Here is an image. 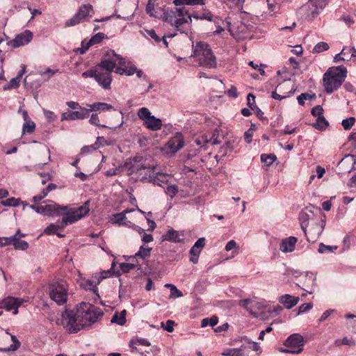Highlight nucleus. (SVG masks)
Segmentation results:
<instances>
[{
  "mask_svg": "<svg viewBox=\"0 0 356 356\" xmlns=\"http://www.w3.org/2000/svg\"><path fill=\"white\" fill-rule=\"evenodd\" d=\"M184 141L181 134H177L165 144L164 150L167 154H175L184 147Z\"/></svg>",
  "mask_w": 356,
  "mask_h": 356,
  "instance_id": "2eb2a0df",
  "label": "nucleus"
},
{
  "mask_svg": "<svg viewBox=\"0 0 356 356\" xmlns=\"http://www.w3.org/2000/svg\"><path fill=\"white\" fill-rule=\"evenodd\" d=\"M33 38V33L26 30L20 34H18L11 42L13 47L17 48L19 47L28 44Z\"/></svg>",
  "mask_w": 356,
  "mask_h": 356,
  "instance_id": "412c9836",
  "label": "nucleus"
},
{
  "mask_svg": "<svg viewBox=\"0 0 356 356\" xmlns=\"http://www.w3.org/2000/svg\"><path fill=\"white\" fill-rule=\"evenodd\" d=\"M136 71V67L134 65H129L125 67H117L115 68V72L123 75L125 74L127 76L132 75Z\"/></svg>",
  "mask_w": 356,
  "mask_h": 356,
  "instance_id": "7c9ffc66",
  "label": "nucleus"
},
{
  "mask_svg": "<svg viewBox=\"0 0 356 356\" xmlns=\"http://www.w3.org/2000/svg\"><path fill=\"white\" fill-rule=\"evenodd\" d=\"M259 346L254 341H247V343H243L240 347L241 356H259Z\"/></svg>",
  "mask_w": 356,
  "mask_h": 356,
  "instance_id": "aec40b11",
  "label": "nucleus"
},
{
  "mask_svg": "<svg viewBox=\"0 0 356 356\" xmlns=\"http://www.w3.org/2000/svg\"><path fill=\"white\" fill-rule=\"evenodd\" d=\"M355 119L353 117L344 119L341 122V124L345 130H349L355 124Z\"/></svg>",
  "mask_w": 356,
  "mask_h": 356,
  "instance_id": "5fc2aeb1",
  "label": "nucleus"
},
{
  "mask_svg": "<svg viewBox=\"0 0 356 356\" xmlns=\"http://www.w3.org/2000/svg\"><path fill=\"white\" fill-rule=\"evenodd\" d=\"M178 191L177 186L176 185H171L167 186L165 188V193L172 197Z\"/></svg>",
  "mask_w": 356,
  "mask_h": 356,
  "instance_id": "0e129e2a",
  "label": "nucleus"
},
{
  "mask_svg": "<svg viewBox=\"0 0 356 356\" xmlns=\"http://www.w3.org/2000/svg\"><path fill=\"white\" fill-rule=\"evenodd\" d=\"M92 278L93 279L92 280H87L84 281L81 284L86 289L95 291L97 289V286L99 282H98V280L94 278V277Z\"/></svg>",
  "mask_w": 356,
  "mask_h": 356,
  "instance_id": "c9c22d12",
  "label": "nucleus"
},
{
  "mask_svg": "<svg viewBox=\"0 0 356 356\" xmlns=\"http://www.w3.org/2000/svg\"><path fill=\"white\" fill-rule=\"evenodd\" d=\"M222 355H223V356H241L240 348H239L227 349L222 353Z\"/></svg>",
  "mask_w": 356,
  "mask_h": 356,
  "instance_id": "6e6d98bb",
  "label": "nucleus"
},
{
  "mask_svg": "<svg viewBox=\"0 0 356 356\" xmlns=\"http://www.w3.org/2000/svg\"><path fill=\"white\" fill-rule=\"evenodd\" d=\"M313 307L312 303H304L302 304L298 308V314L305 313L310 310Z\"/></svg>",
  "mask_w": 356,
  "mask_h": 356,
  "instance_id": "338daca9",
  "label": "nucleus"
},
{
  "mask_svg": "<svg viewBox=\"0 0 356 356\" xmlns=\"http://www.w3.org/2000/svg\"><path fill=\"white\" fill-rule=\"evenodd\" d=\"M356 241V238L352 235H347L343 238V248L348 250Z\"/></svg>",
  "mask_w": 356,
  "mask_h": 356,
  "instance_id": "8fccbe9b",
  "label": "nucleus"
},
{
  "mask_svg": "<svg viewBox=\"0 0 356 356\" xmlns=\"http://www.w3.org/2000/svg\"><path fill=\"white\" fill-rule=\"evenodd\" d=\"M356 164V156L353 154L346 155L342 159L339 163V165L341 168H346L348 172H350L354 170L355 165Z\"/></svg>",
  "mask_w": 356,
  "mask_h": 356,
  "instance_id": "5701e85b",
  "label": "nucleus"
},
{
  "mask_svg": "<svg viewBox=\"0 0 356 356\" xmlns=\"http://www.w3.org/2000/svg\"><path fill=\"white\" fill-rule=\"evenodd\" d=\"M299 300L300 299L298 297L293 296L289 294L281 296L278 298L280 303L283 305L284 307L288 309H290L296 306L298 303Z\"/></svg>",
  "mask_w": 356,
  "mask_h": 356,
  "instance_id": "4be33fe9",
  "label": "nucleus"
},
{
  "mask_svg": "<svg viewBox=\"0 0 356 356\" xmlns=\"http://www.w3.org/2000/svg\"><path fill=\"white\" fill-rule=\"evenodd\" d=\"M238 304L241 307L245 308L254 316H257L258 312L261 311L264 307L262 302L257 301L255 299L241 300Z\"/></svg>",
  "mask_w": 356,
  "mask_h": 356,
  "instance_id": "dca6fc26",
  "label": "nucleus"
},
{
  "mask_svg": "<svg viewBox=\"0 0 356 356\" xmlns=\"http://www.w3.org/2000/svg\"><path fill=\"white\" fill-rule=\"evenodd\" d=\"M92 10L91 5L84 4L82 5L78 12L74 15L72 18L66 21V26H73L82 22L87 16L89 15L90 13Z\"/></svg>",
  "mask_w": 356,
  "mask_h": 356,
  "instance_id": "4468645a",
  "label": "nucleus"
},
{
  "mask_svg": "<svg viewBox=\"0 0 356 356\" xmlns=\"http://www.w3.org/2000/svg\"><path fill=\"white\" fill-rule=\"evenodd\" d=\"M10 338H11V340L13 341V343L8 348H0V351H3V352L15 351L19 348L21 343L19 341V340L17 339V337L13 334H10Z\"/></svg>",
  "mask_w": 356,
  "mask_h": 356,
  "instance_id": "e433bc0d",
  "label": "nucleus"
},
{
  "mask_svg": "<svg viewBox=\"0 0 356 356\" xmlns=\"http://www.w3.org/2000/svg\"><path fill=\"white\" fill-rule=\"evenodd\" d=\"M127 311L123 309L120 312H116L111 319V323H116L120 325H123L126 323Z\"/></svg>",
  "mask_w": 356,
  "mask_h": 356,
  "instance_id": "c756f323",
  "label": "nucleus"
},
{
  "mask_svg": "<svg viewBox=\"0 0 356 356\" xmlns=\"http://www.w3.org/2000/svg\"><path fill=\"white\" fill-rule=\"evenodd\" d=\"M201 250L198 249L197 248L192 247L190 250V254L191 255V257L190 259L191 261H192L193 264H197L198 262V257L201 252Z\"/></svg>",
  "mask_w": 356,
  "mask_h": 356,
  "instance_id": "49530a36",
  "label": "nucleus"
},
{
  "mask_svg": "<svg viewBox=\"0 0 356 356\" xmlns=\"http://www.w3.org/2000/svg\"><path fill=\"white\" fill-rule=\"evenodd\" d=\"M124 168L128 175L135 181H148L159 184V177H164L162 174L156 172L155 166L147 165L142 157H134L127 159Z\"/></svg>",
  "mask_w": 356,
  "mask_h": 356,
  "instance_id": "f257e3e1",
  "label": "nucleus"
},
{
  "mask_svg": "<svg viewBox=\"0 0 356 356\" xmlns=\"http://www.w3.org/2000/svg\"><path fill=\"white\" fill-rule=\"evenodd\" d=\"M29 207L36 213L48 216H58L62 211H66V207H61L51 200L43 202L41 204H32Z\"/></svg>",
  "mask_w": 356,
  "mask_h": 356,
  "instance_id": "0eeeda50",
  "label": "nucleus"
},
{
  "mask_svg": "<svg viewBox=\"0 0 356 356\" xmlns=\"http://www.w3.org/2000/svg\"><path fill=\"white\" fill-rule=\"evenodd\" d=\"M105 38L106 35L103 33H97V34L93 35L91 38V39L88 42L86 47H85V49L81 51V54H83L89 48L90 45L101 42Z\"/></svg>",
  "mask_w": 356,
  "mask_h": 356,
  "instance_id": "473e14b6",
  "label": "nucleus"
},
{
  "mask_svg": "<svg viewBox=\"0 0 356 356\" xmlns=\"http://www.w3.org/2000/svg\"><path fill=\"white\" fill-rule=\"evenodd\" d=\"M163 240L168 241L174 243H177L181 241V238L179 237V234L177 231L171 229H169L167 233L163 236Z\"/></svg>",
  "mask_w": 356,
  "mask_h": 356,
  "instance_id": "2f4dec72",
  "label": "nucleus"
},
{
  "mask_svg": "<svg viewBox=\"0 0 356 356\" xmlns=\"http://www.w3.org/2000/svg\"><path fill=\"white\" fill-rule=\"evenodd\" d=\"M102 315L103 312L99 308L90 303L83 302L81 304L79 309H78V317L80 318L82 329L85 327L90 326Z\"/></svg>",
  "mask_w": 356,
  "mask_h": 356,
  "instance_id": "39448f33",
  "label": "nucleus"
},
{
  "mask_svg": "<svg viewBox=\"0 0 356 356\" xmlns=\"http://www.w3.org/2000/svg\"><path fill=\"white\" fill-rule=\"evenodd\" d=\"M138 116L143 121V123H145V120L149 119L148 118H150L152 115L148 108L143 107L138 110Z\"/></svg>",
  "mask_w": 356,
  "mask_h": 356,
  "instance_id": "c03bdc74",
  "label": "nucleus"
},
{
  "mask_svg": "<svg viewBox=\"0 0 356 356\" xmlns=\"http://www.w3.org/2000/svg\"><path fill=\"white\" fill-rule=\"evenodd\" d=\"M135 209H126L120 213H118L112 215L111 222L113 224H118L119 225H127L128 227H132L133 222L128 220L127 214L134 212Z\"/></svg>",
  "mask_w": 356,
  "mask_h": 356,
  "instance_id": "f3484780",
  "label": "nucleus"
},
{
  "mask_svg": "<svg viewBox=\"0 0 356 356\" xmlns=\"http://www.w3.org/2000/svg\"><path fill=\"white\" fill-rule=\"evenodd\" d=\"M232 146L230 143H226L222 147H220V153L222 154V156H225L229 152L232 151Z\"/></svg>",
  "mask_w": 356,
  "mask_h": 356,
  "instance_id": "052dcab7",
  "label": "nucleus"
},
{
  "mask_svg": "<svg viewBox=\"0 0 356 356\" xmlns=\"http://www.w3.org/2000/svg\"><path fill=\"white\" fill-rule=\"evenodd\" d=\"M125 65V60L120 55L116 54L113 50H108L101 62L96 65L102 70L106 71L111 74L115 70L116 65Z\"/></svg>",
  "mask_w": 356,
  "mask_h": 356,
  "instance_id": "6e6552de",
  "label": "nucleus"
},
{
  "mask_svg": "<svg viewBox=\"0 0 356 356\" xmlns=\"http://www.w3.org/2000/svg\"><path fill=\"white\" fill-rule=\"evenodd\" d=\"M338 248L337 245H326L323 243H321L319 245V248L318 250V252L321 254L325 253L327 251L332 252L334 250H336Z\"/></svg>",
  "mask_w": 356,
  "mask_h": 356,
  "instance_id": "864d4df0",
  "label": "nucleus"
},
{
  "mask_svg": "<svg viewBox=\"0 0 356 356\" xmlns=\"http://www.w3.org/2000/svg\"><path fill=\"white\" fill-rule=\"evenodd\" d=\"M296 243L297 238L293 236H290L282 240L280 245V249L283 252H291L293 251Z\"/></svg>",
  "mask_w": 356,
  "mask_h": 356,
  "instance_id": "b1692460",
  "label": "nucleus"
},
{
  "mask_svg": "<svg viewBox=\"0 0 356 356\" xmlns=\"http://www.w3.org/2000/svg\"><path fill=\"white\" fill-rule=\"evenodd\" d=\"M328 122L325 120V118L323 116L321 118H318L316 119V122L314 124V127L318 130H325L328 126Z\"/></svg>",
  "mask_w": 356,
  "mask_h": 356,
  "instance_id": "ea45409f",
  "label": "nucleus"
},
{
  "mask_svg": "<svg viewBox=\"0 0 356 356\" xmlns=\"http://www.w3.org/2000/svg\"><path fill=\"white\" fill-rule=\"evenodd\" d=\"M165 287L170 289V298H177L183 296L182 292L179 290L174 284H165Z\"/></svg>",
  "mask_w": 356,
  "mask_h": 356,
  "instance_id": "4c0bfd02",
  "label": "nucleus"
},
{
  "mask_svg": "<svg viewBox=\"0 0 356 356\" xmlns=\"http://www.w3.org/2000/svg\"><path fill=\"white\" fill-rule=\"evenodd\" d=\"M218 322V319L216 316H212L210 318H204L202 320L201 327H204L209 325L211 327H213L216 325H217Z\"/></svg>",
  "mask_w": 356,
  "mask_h": 356,
  "instance_id": "a18cd8bd",
  "label": "nucleus"
},
{
  "mask_svg": "<svg viewBox=\"0 0 356 356\" xmlns=\"http://www.w3.org/2000/svg\"><path fill=\"white\" fill-rule=\"evenodd\" d=\"M61 226V222L59 224H50L49 226H47L45 229L44 230V234L47 235H51L57 234V230L58 229H63L65 227H60Z\"/></svg>",
  "mask_w": 356,
  "mask_h": 356,
  "instance_id": "a19ab883",
  "label": "nucleus"
},
{
  "mask_svg": "<svg viewBox=\"0 0 356 356\" xmlns=\"http://www.w3.org/2000/svg\"><path fill=\"white\" fill-rule=\"evenodd\" d=\"M88 110L86 108H79L74 111H67L63 113L61 115V121H69L76 120H83L88 118Z\"/></svg>",
  "mask_w": 356,
  "mask_h": 356,
  "instance_id": "6ab92c4d",
  "label": "nucleus"
},
{
  "mask_svg": "<svg viewBox=\"0 0 356 356\" xmlns=\"http://www.w3.org/2000/svg\"><path fill=\"white\" fill-rule=\"evenodd\" d=\"M14 237H0V246L13 245Z\"/></svg>",
  "mask_w": 356,
  "mask_h": 356,
  "instance_id": "e2e57ef3",
  "label": "nucleus"
},
{
  "mask_svg": "<svg viewBox=\"0 0 356 356\" xmlns=\"http://www.w3.org/2000/svg\"><path fill=\"white\" fill-rule=\"evenodd\" d=\"M136 267V265L135 264L131 263H122L120 264V268L122 272L124 273H128L131 270L135 268Z\"/></svg>",
  "mask_w": 356,
  "mask_h": 356,
  "instance_id": "bf43d9fd",
  "label": "nucleus"
},
{
  "mask_svg": "<svg viewBox=\"0 0 356 356\" xmlns=\"http://www.w3.org/2000/svg\"><path fill=\"white\" fill-rule=\"evenodd\" d=\"M148 118L149 119H147L145 123H143L148 129L152 131H157L161 129L162 122L161 119L157 118L154 115H152Z\"/></svg>",
  "mask_w": 356,
  "mask_h": 356,
  "instance_id": "393cba45",
  "label": "nucleus"
},
{
  "mask_svg": "<svg viewBox=\"0 0 356 356\" xmlns=\"http://www.w3.org/2000/svg\"><path fill=\"white\" fill-rule=\"evenodd\" d=\"M157 0H149L146 6V12L150 17H156L154 14L155 3Z\"/></svg>",
  "mask_w": 356,
  "mask_h": 356,
  "instance_id": "09e8293b",
  "label": "nucleus"
},
{
  "mask_svg": "<svg viewBox=\"0 0 356 356\" xmlns=\"http://www.w3.org/2000/svg\"><path fill=\"white\" fill-rule=\"evenodd\" d=\"M68 288L67 283L61 280L58 282L53 283L49 286V296L52 300L58 305L65 304L67 300Z\"/></svg>",
  "mask_w": 356,
  "mask_h": 356,
  "instance_id": "1a4fd4ad",
  "label": "nucleus"
},
{
  "mask_svg": "<svg viewBox=\"0 0 356 356\" xmlns=\"http://www.w3.org/2000/svg\"><path fill=\"white\" fill-rule=\"evenodd\" d=\"M61 323L70 332L76 333L82 329L80 318L78 317V309L65 310L62 314Z\"/></svg>",
  "mask_w": 356,
  "mask_h": 356,
  "instance_id": "9d476101",
  "label": "nucleus"
},
{
  "mask_svg": "<svg viewBox=\"0 0 356 356\" xmlns=\"http://www.w3.org/2000/svg\"><path fill=\"white\" fill-rule=\"evenodd\" d=\"M312 114L318 118L323 117V109L321 106H316L312 109Z\"/></svg>",
  "mask_w": 356,
  "mask_h": 356,
  "instance_id": "680f3d73",
  "label": "nucleus"
},
{
  "mask_svg": "<svg viewBox=\"0 0 356 356\" xmlns=\"http://www.w3.org/2000/svg\"><path fill=\"white\" fill-rule=\"evenodd\" d=\"M161 325L163 330H165L169 332H172L174 330L175 322L172 320H168L165 322V323L162 322L161 323Z\"/></svg>",
  "mask_w": 356,
  "mask_h": 356,
  "instance_id": "13d9d810",
  "label": "nucleus"
},
{
  "mask_svg": "<svg viewBox=\"0 0 356 356\" xmlns=\"http://www.w3.org/2000/svg\"><path fill=\"white\" fill-rule=\"evenodd\" d=\"M161 19L181 33L184 32V27L185 25L192 22L191 16L185 7L165 10L163 13Z\"/></svg>",
  "mask_w": 356,
  "mask_h": 356,
  "instance_id": "f03ea898",
  "label": "nucleus"
},
{
  "mask_svg": "<svg viewBox=\"0 0 356 356\" xmlns=\"http://www.w3.org/2000/svg\"><path fill=\"white\" fill-rule=\"evenodd\" d=\"M88 114L92 111H105L113 108V106L107 103L104 102H96L92 104H88Z\"/></svg>",
  "mask_w": 356,
  "mask_h": 356,
  "instance_id": "a878e982",
  "label": "nucleus"
},
{
  "mask_svg": "<svg viewBox=\"0 0 356 356\" xmlns=\"http://www.w3.org/2000/svg\"><path fill=\"white\" fill-rule=\"evenodd\" d=\"M90 211L89 201H86L83 205L75 209H70L66 212L62 218L61 226L65 227L67 224H72L86 216Z\"/></svg>",
  "mask_w": 356,
  "mask_h": 356,
  "instance_id": "f8f14e48",
  "label": "nucleus"
},
{
  "mask_svg": "<svg viewBox=\"0 0 356 356\" xmlns=\"http://www.w3.org/2000/svg\"><path fill=\"white\" fill-rule=\"evenodd\" d=\"M13 245L15 249L20 250H26L29 248V243L20 238H17L14 237Z\"/></svg>",
  "mask_w": 356,
  "mask_h": 356,
  "instance_id": "58836bf2",
  "label": "nucleus"
},
{
  "mask_svg": "<svg viewBox=\"0 0 356 356\" xmlns=\"http://www.w3.org/2000/svg\"><path fill=\"white\" fill-rule=\"evenodd\" d=\"M3 309H6L7 311L13 310V314L16 315L18 314V308L22 305L24 302V300L19 298H15L13 296H8L3 300Z\"/></svg>",
  "mask_w": 356,
  "mask_h": 356,
  "instance_id": "a211bd4d",
  "label": "nucleus"
},
{
  "mask_svg": "<svg viewBox=\"0 0 356 356\" xmlns=\"http://www.w3.org/2000/svg\"><path fill=\"white\" fill-rule=\"evenodd\" d=\"M152 251L150 248H144L141 246L138 252H136L134 257H140L144 259L149 257Z\"/></svg>",
  "mask_w": 356,
  "mask_h": 356,
  "instance_id": "37998d69",
  "label": "nucleus"
},
{
  "mask_svg": "<svg viewBox=\"0 0 356 356\" xmlns=\"http://www.w3.org/2000/svg\"><path fill=\"white\" fill-rule=\"evenodd\" d=\"M347 76V70L341 65L330 67L323 75V82L325 91L332 93L337 90L345 81Z\"/></svg>",
  "mask_w": 356,
  "mask_h": 356,
  "instance_id": "7ed1b4c3",
  "label": "nucleus"
},
{
  "mask_svg": "<svg viewBox=\"0 0 356 356\" xmlns=\"http://www.w3.org/2000/svg\"><path fill=\"white\" fill-rule=\"evenodd\" d=\"M200 66L206 67H215L216 66V57L209 45L203 42H197L193 44V54Z\"/></svg>",
  "mask_w": 356,
  "mask_h": 356,
  "instance_id": "20e7f679",
  "label": "nucleus"
},
{
  "mask_svg": "<svg viewBox=\"0 0 356 356\" xmlns=\"http://www.w3.org/2000/svg\"><path fill=\"white\" fill-rule=\"evenodd\" d=\"M142 345L145 346H149L150 343L143 338H135L132 339L129 342V346L131 348L132 351H134L136 350V346Z\"/></svg>",
  "mask_w": 356,
  "mask_h": 356,
  "instance_id": "72a5a7b5",
  "label": "nucleus"
},
{
  "mask_svg": "<svg viewBox=\"0 0 356 356\" xmlns=\"http://www.w3.org/2000/svg\"><path fill=\"white\" fill-rule=\"evenodd\" d=\"M44 114L46 118L49 122H54L57 119L56 115L53 111L45 110V111H44Z\"/></svg>",
  "mask_w": 356,
  "mask_h": 356,
  "instance_id": "774afa93",
  "label": "nucleus"
},
{
  "mask_svg": "<svg viewBox=\"0 0 356 356\" xmlns=\"http://www.w3.org/2000/svg\"><path fill=\"white\" fill-rule=\"evenodd\" d=\"M194 17L197 19H206L210 22L213 21L215 18L210 12H205L199 15H195Z\"/></svg>",
  "mask_w": 356,
  "mask_h": 356,
  "instance_id": "4d7b16f0",
  "label": "nucleus"
},
{
  "mask_svg": "<svg viewBox=\"0 0 356 356\" xmlns=\"http://www.w3.org/2000/svg\"><path fill=\"white\" fill-rule=\"evenodd\" d=\"M112 275V271L111 270H103L97 273L94 278L98 280V282H100L102 280L108 278Z\"/></svg>",
  "mask_w": 356,
  "mask_h": 356,
  "instance_id": "603ef678",
  "label": "nucleus"
},
{
  "mask_svg": "<svg viewBox=\"0 0 356 356\" xmlns=\"http://www.w3.org/2000/svg\"><path fill=\"white\" fill-rule=\"evenodd\" d=\"M35 128V124L33 121H31V120L26 121L23 124L22 131H23L24 134H25V133L31 134L34 131Z\"/></svg>",
  "mask_w": 356,
  "mask_h": 356,
  "instance_id": "de8ad7c7",
  "label": "nucleus"
},
{
  "mask_svg": "<svg viewBox=\"0 0 356 356\" xmlns=\"http://www.w3.org/2000/svg\"><path fill=\"white\" fill-rule=\"evenodd\" d=\"M83 78H94L97 83L104 90H109L112 82L110 73L102 70L99 67H94L82 73Z\"/></svg>",
  "mask_w": 356,
  "mask_h": 356,
  "instance_id": "423d86ee",
  "label": "nucleus"
},
{
  "mask_svg": "<svg viewBox=\"0 0 356 356\" xmlns=\"http://www.w3.org/2000/svg\"><path fill=\"white\" fill-rule=\"evenodd\" d=\"M56 188V185L54 184H49L45 188L42 190L40 194L33 197V202L37 203L41 201L42 199L46 197L48 193L52 190Z\"/></svg>",
  "mask_w": 356,
  "mask_h": 356,
  "instance_id": "cd10ccee",
  "label": "nucleus"
},
{
  "mask_svg": "<svg viewBox=\"0 0 356 356\" xmlns=\"http://www.w3.org/2000/svg\"><path fill=\"white\" fill-rule=\"evenodd\" d=\"M277 159V157L275 154H261V161L267 166H270L273 163V162Z\"/></svg>",
  "mask_w": 356,
  "mask_h": 356,
  "instance_id": "79ce46f5",
  "label": "nucleus"
},
{
  "mask_svg": "<svg viewBox=\"0 0 356 356\" xmlns=\"http://www.w3.org/2000/svg\"><path fill=\"white\" fill-rule=\"evenodd\" d=\"M328 49H329V45L327 43L324 42H320L315 45V47L313 49V52L314 53H321V52L327 50Z\"/></svg>",
  "mask_w": 356,
  "mask_h": 356,
  "instance_id": "3c124183",
  "label": "nucleus"
},
{
  "mask_svg": "<svg viewBox=\"0 0 356 356\" xmlns=\"http://www.w3.org/2000/svg\"><path fill=\"white\" fill-rule=\"evenodd\" d=\"M325 226V222L323 220L312 221L307 232V225H305L304 222H301L302 229L307 236V241L311 243H314L317 241L318 237L322 234Z\"/></svg>",
  "mask_w": 356,
  "mask_h": 356,
  "instance_id": "ddd939ff",
  "label": "nucleus"
},
{
  "mask_svg": "<svg viewBox=\"0 0 356 356\" xmlns=\"http://www.w3.org/2000/svg\"><path fill=\"white\" fill-rule=\"evenodd\" d=\"M1 204L4 207H17L20 204H24V202L22 201L19 198L15 197H10L6 199V200L1 201Z\"/></svg>",
  "mask_w": 356,
  "mask_h": 356,
  "instance_id": "f704fd0d",
  "label": "nucleus"
},
{
  "mask_svg": "<svg viewBox=\"0 0 356 356\" xmlns=\"http://www.w3.org/2000/svg\"><path fill=\"white\" fill-rule=\"evenodd\" d=\"M58 70H54L50 68H47L44 71H40L39 74L42 76H47L48 79L51 77Z\"/></svg>",
  "mask_w": 356,
  "mask_h": 356,
  "instance_id": "69168bd1",
  "label": "nucleus"
},
{
  "mask_svg": "<svg viewBox=\"0 0 356 356\" xmlns=\"http://www.w3.org/2000/svg\"><path fill=\"white\" fill-rule=\"evenodd\" d=\"M305 340L299 334H293L284 342L285 348H280L281 353L299 354L303 350Z\"/></svg>",
  "mask_w": 356,
  "mask_h": 356,
  "instance_id": "9b49d317",
  "label": "nucleus"
},
{
  "mask_svg": "<svg viewBox=\"0 0 356 356\" xmlns=\"http://www.w3.org/2000/svg\"><path fill=\"white\" fill-rule=\"evenodd\" d=\"M316 276L314 273H307L305 275V280L304 282V285L305 288H303V290L308 292L309 294L313 293L314 287L316 284Z\"/></svg>",
  "mask_w": 356,
  "mask_h": 356,
  "instance_id": "bb28decb",
  "label": "nucleus"
},
{
  "mask_svg": "<svg viewBox=\"0 0 356 356\" xmlns=\"http://www.w3.org/2000/svg\"><path fill=\"white\" fill-rule=\"evenodd\" d=\"M305 9L312 17H315L319 13L318 7L314 0H309L305 6Z\"/></svg>",
  "mask_w": 356,
  "mask_h": 356,
  "instance_id": "c85d7f7f",
  "label": "nucleus"
}]
</instances>
